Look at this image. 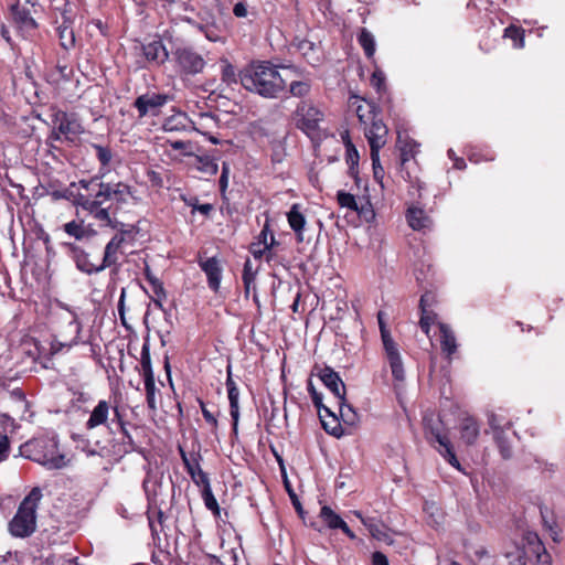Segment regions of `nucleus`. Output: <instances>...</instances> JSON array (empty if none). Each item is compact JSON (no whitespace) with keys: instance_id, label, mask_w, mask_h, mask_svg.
<instances>
[{"instance_id":"nucleus-1","label":"nucleus","mask_w":565,"mask_h":565,"mask_svg":"<svg viewBox=\"0 0 565 565\" xmlns=\"http://www.w3.org/2000/svg\"><path fill=\"white\" fill-rule=\"evenodd\" d=\"M242 86L265 98H275L286 87V82L270 62L252 63L239 73Z\"/></svg>"},{"instance_id":"nucleus-2","label":"nucleus","mask_w":565,"mask_h":565,"mask_svg":"<svg viewBox=\"0 0 565 565\" xmlns=\"http://www.w3.org/2000/svg\"><path fill=\"white\" fill-rule=\"evenodd\" d=\"M132 199L130 185L124 182L111 183L100 181L92 193H77L76 205L83 210H96L107 204H114L117 207H128Z\"/></svg>"},{"instance_id":"nucleus-3","label":"nucleus","mask_w":565,"mask_h":565,"mask_svg":"<svg viewBox=\"0 0 565 565\" xmlns=\"http://www.w3.org/2000/svg\"><path fill=\"white\" fill-rule=\"evenodd\" d=\"M367 113L370 115L371 124H367L365 114L363 113V106L358 105L355 107V116L359 118L361 125H363L364 136L367 139L371 149V160L374 169V174H377V168L380 166V149L383 148L387 141L388 129L382 119L376 118L374 114V107L367 105Z\"/></svg>"},{"instance_id":"nucleus-4","label":"nucleus","mask_w":565,"mask_h":565,"mask_svg":"<svg viewBox=\"0 0 565 565\" xmlns=\"http://www.w3.org/2000/svg\"><path fill=\"white\" fill-rule=\"evenodd\" d=\"M56 445L51 440L33 439L20 447V455L50 470L62 469L67 466L68 460L64 455H54Z\"/></svg>"},{"instance_id":"nucleus-5","label":"nucleus","mask_w":565,"mask_h":565,"mask_svg":"<svg viewBox=\"0 0 565 565\" xmlns=\"http://www.w3.org/2000/svg\"><path fill=\"white\" fill-rule=\"evenodd\" d=\"M296 126L302 130L313 142H319L323 137L320 122L323 114L311 103L301 102L296 109Z\"/></svg>"},{"instance_id":"nucleus-6","label":"nucleus","mask_w":565,"mask_h":565,"mask_svg":"<svg viewBox=\"0 0 565 565\" xmlns=\"http://www.w3.org/2000/svg\"><path fill=\"white\" fill-rule=\"evenodd\" d=\"M377 320L383 347L391 366L392 375L394 380L403 381L405 379V373L398 347L396 342L393 340L390 330L386 328V324L383 320L382 311L377 313Z\"/></svg>"},{"instance_id":"nucleus-7","label":"nucleus","mask_w":565,"mask_h":565,"mask_svg":"<svg viewBox=\"0 0 565 565\" xmlns=\"http://www.w3.org/2000/svg\"><path fill=\"white\" fill-rule=\"evenodd\" d=\"M311 376H318L320 381L330 390V392L334 395V397L338 399V405L340 408V414L343 416V407L345 406V385L338 375L337 372H334L330 366H321L316 364L312 367ZM348 411L352 412L353 408L351 405H347Z\"/></svg>"},{"instance_id":"nucleus-8","label":"nucleus","mask_w":565,"mask_h":565,"mask_svg":"<svg viewBox=\"0 0 565 565\" xmlns=\"http://www.w3.org/2000/svg\"><path fill=\"white\" fill-rule=\"evenodd\" d=\"M172 58L181 74L196 75L202 73L206 62L202 55L192 47L179 46L172 52Z\"/></svg>"},{"instance_id":"nucleus-9","label":"nucleus","mask_w":565,"mask_h":565,"mask_svg":"<svg viewBox=\"0 0 565 565\" xmlns=\"http://www.w3.org/2000/svg\"><path fill=\"white\" fill-rule=\"evenodd\" d=\"M36 511L19 505L18 511L9 523V531L15 537H28L36 527Z\"/></svg>"},{"instance_id":"nucleus-10","label":"nucleus","mask_w":565,"mask_h":565,"mask_svg":"<svg viewBox=\"0 0 565 565\" xmlns=\"http://www.w3.org/2000/svg\"><path fill=\"white\" fill-rule=\"evenodd\" d=\"M81 332V323L76 316L73 315L71 319L66 321L65 327L53 335L51 349L54 353L61 351L63 348H71L77 343L78 335Z\"/></svg>"},{"instance_id":"nucleus-11","label":"nucleus","mask_w":565,"mask_h":565,"mask_svg":"<svg viewBox=\"0 0 565 565\" xmlns=\"http://www.w3.org/2000/svg\"><path fill=\"white\" fill-rule=\"evenodd\" d=\"M167 100L168 96L163 94H145L137 97L134 106L138 109L139 117L142 118L149 113L156 115Z\"/></svg>"},{"instance_id":"nucleus-12","label":"nucleus","mask_w":565,"mask_h":565,"mask_svg":"<svg viewBox=\"0 0 565 565\" xmlns=\"http://www.w3.org/2000/svg\"><path fill=\"white\" fill-rule=\"evenodd\" d=\"M292 45L301 53L309 64L317 65L320 62L322 54L320 42H315L309 38L296 36Z\"/></svg>"},{"instance_id":"nucleus-13","label":"nucleus","mask_w":565,"mask_h":565,"mask_svg":"<svg viewBox=\"0 0 565 565\" xmlns=\"http://www.w3.org/2000/svg\"><path fill=\"white\" fill-rule=\"evenodd\" d=\"M53 122L57 131L66 137L77 136L84 131L75 115H68L65 111H57Z\"/></svg>"},{"instance_id":"nucleus-14","label":"nucleus","mask_w":565,"mask_h":565,"mask_svg":"<svg viewBox=\"0 0 565 565\" xmlns=\"http://www.w3.org/2000/svg\"><path fill=\"white\" fill-rule=\"evenodd\" d=\"M459 435L462 443L472 446L477 443L480 435V424L477 418L467 416L460 420Z\"/></svg>"},{"instance_id":"nucleus-15","label":"nucleus","mask_w":565,"mask_h":565,"mask_svg":"<svg viewBox=\"0 0 565 565\" xmlns=\"http://www.w3.org/2000/svg\"><path fill=\"white\" fill-rule=\"evenodd\" d=\"M11 18L14 24L22 31L30 32L38 26L30 9L25 6L13 4L11 7Z\"/></svg>"},{"instance_id":"nucleus-16","label":"nucleus","mask_w":565,"mask_h":565,"mask_svg":"<svg viewBox=\"0 0 565 565\" xmlns=\"http://www.w3.org/2000/svg\"><path fill=\"white\" fill-rule=\"evenodd\" d=\"M355 518H359L369 531L370 535L382 542H391L387 526L376 518H363L360 512L355 511Z\"/></svg>"},{"instance_id":"nucleus-17","label":"nucleus","mask_w":565,"mask_h":565,"mask_svg":"<svg viewBox=\"0 0 565 565\" xmlns=\"http://www.w3.org/2000/svg\"><path fill=\"white\" fill-rule=\"evenodd\" d=\"M200 267L207 277L209 287L217 291L221 284L222 267L216 257H210L205 260L200 262Z\"/></svg>"},{"instance_id":"nucleus-18","label":"nucleus","mask_w":565,"mask_h":565,"mask_svg":"<svg viewBox=\"0 0 565 565\" xmlns=\"http://www.w3.org/2000/svg\"><path fill=\"white\" fill-rule=\"evenodd\" d=\"M425 437L429 444H438V447L446 446L449 443L447 434L444 431L443 424L440 420L435 422L434 419L424 420Z\"/></svg>"},{"instance_id":"nucleus-19","label":"nucleus","mask_w":565,"mask_h":565,"mask_svg":"<svg viewBox=\"0 0 565 565\" xmlns=\"http://www.w3.org/2000/svg\"><path fill=\"white\" fill-rule=\"evenodd\" d=\"M438 329L440 332L441 352L445 354L446 359L451 360L458 348L456 335L451 328L444 322L438 323Z\"/></svg>"},{"instance_id":"nucleus-20","label":"nucleus","mask_w":565,"mask_h":565,"mask_svg":"<svg viewBox=\"0 0 565 565\" xmlns=\"http://www.w3.org/2000/svg\"><path fill=\"white\" fill-rule=\"evenodd\" d=\"M337 200L340 205V209H347V211L344 212L343 215L338 213L335 225L338 228L347 231V228L351 224V220L349 216L351 214V211L353 210V194L344 191H339L337 194Z\"/></svg>"},{"instance_id":"nucleus-21","label":"nucleus","mask_w":565,"mask_h":565,"mask_svg":"<svg viewBox=\"0 0 565 565\" xmlns=\"http://www.w3.org/2000/svg\"><path fill=\"white\" fill-rule=\"evenodd\" d=\"M406 221L414 231L430 228L433 221L429 215L420 207L411 206L406 211Z\"/></svg>"},{"instance_id":"nucleus-22","label":"nucleus","mask_w":565,"mask_h":565,"mask_svg":"<svg viewBox=\"0 0 565 565\" xmlns=\"http://www.w3.org/2000/svg\"><path fill=\"white\" fill-rule=\"evenodd\" d=\"M320 518L328 527L332 530L340 529L345 533L349 537L353 539V532L350 526L343 519L337 514L330 507H322L320 510Z\"/></svg>"},{"instance_id":"nucleus-23","label":"nucleus","mask_w":565,"mask_h":565,"mask_svg":"<svg viewBox=\"0 0 565 565\" xmlns=\"http://www.w3.org/2000/svg\"><path fill=\"white\" fill-rule=\"evenodd\" d=\"M125 209L126 207H117L114 204H107L106 206H99L96 210L86 211L89 212L97 221L104 222L105 225L116 228L117 222L115 221V217L120 211Z\"/></svg>"},{"instance_id":"nucleus-24","label":"nucleus","mask_w":565,"mask_h":565,"mask_svg":"<svg viewBox=\"0 0 565 565\" xmlns=\"http://www.w3.org/2000/svg\"><path fill=\"white\" fill-rule=\"evenodd\" d=\"M110 405L106 401H99L95 408L92 411L86 428L93 429L100 425H106L109 418Z\"/></svg>"},{"instance_id":"nucleus-25","label":"nucleus","mask_w":565,"mask_h":565,"mask_svg":"<svg viewBox=\"0 0 565 565\" xmlns=\"http://www.w3.org/2000/svg\"><path fill=\"white\" fill-rule=\"evenodd\" d=\"M142 51L149 62L163 64L169 58V53L161 41H152L143 45Z\"/></svg>"},{"instance_id":"nucleus-26","label":"nucleus","mask_w":565,"mask_h":565,"mask_svg":"<svg viewBox=\"0 0 565 565\" xmlns=\"http://www.w3.org/2000/svg\"><path fill=\"white\" fill-rule=\"evenodd\" d=\"M180 456L193 482L198 486H202L201 475L205 472L201 469L199 463L200 455L192 454L189 456L182 448H180Z\"/></svg>"},{"instance_id":"nucleus-27","label":"nucleus","mask_w":565,"mask_h":565,"mask_svg":"<svg viewBox=\"0 0 565 565\" xmlns=\"http://www.w3.org/2000/svg\"><path fill=\"white\" fill-rule=\"evenodd\" d=\"M287 218L290 227L296 233L297 241L299 243L303 242L302 231L306 225V218L303 214L300 212V205L294 204L290 211L287 213Z\"/></svg>"},{"instance_id":"nucleus-28","label":"nucleus","mask_w":565,"mask_h":565,"mask_svg":"<svg viewBox=\"0 0 565 565\" xmlns=\"http://www.w3.org/2000/svg\"><path fill=\"white\" fill-rule=\"evenodd\" d=\"M520 547L526 551V555L531 554L533 556H536L546 548L539 534L533 531L523 533L522 546Z\"/></svg>"},{"instance_id":"nucleus-29","label":"nucleus","mask_w":565,"mask_h":565,"mask_svg":"<svg viewBox=\"0 0 565 565\" xmlns=\"http://www.w3.org/2000/svg\"><path fill=\"white\" fill-rule=\"evenodd\" d=\"M61 46L64 50H71L75 46V34L72 28V22L68 19H64L63 23L56 29Z\"/></svg>"},{"instance_id":"nucleus-30","label":"nucleus","mask_w":565,"mask_h":565,"mask_svg":"<svg viewBox=\"0 0 565 565\" xmlns=\"http://www.w3.org/2000/svg\"><path fill=\"white\" fill-rule=\"evenodd\" d=\"M308 392H309V394H310V396H311V399H312L313 405H315V406H316V408L318 409L319 417H320V420H321V424H322L323 428H324L329 434H331V435H333V436H339V433H338V428H339V427H338V426H334V427L332 428V430H329V428H328V422H327V420H324V416L321 414V408L323 407V403H322V394H321V393H319V392L316 390V387H315V385H313V383H312V381H311V380H309V381H308Z\"/></svg>"},{"instance_id":"nucleus-31","label":"nucleus","mask_w":565,"mask_h":565,"mask_svg":"<svg viewBox=\"0 0 565 565\" xmlns=\"http://www.w3.org/2000/svg\"><path fill=\"white\" fill-rule=\"evenodd\" d=\"M198 26L205 34V38L211 42L223 41L225 38V32L222 24L218 23L215 19L205 23H200Z\"/></svg>"},{"instance_id":"nucleus-32","label":"nucleus","mask_w":565,"mask_h":565,"mask_svg":"<svg viewBox=\"0 0 565 565\" xmlns=\"http://www.w3.org/2000/svg\"><path fill=\"white\" fill-rule=\"evenodd\" d=\"M355 214L358 217L366 223H370L375 218V212L371 202L364 196H355Z\"/></svg>"},{"instance_id":"nucleus-33","label":"nucleus","mask_w":565,"mask_h":565,"mask_svg":"<svg viewBox=\"0 0 565 565\" xmlns=\"http://www.w3.org/2000/svg\"><path fill=\"white\" fill-rule=\"evenodd\" d=\"M358 41L361 47L363 49L365 56L369 60H373L375 54V39L373 34L365 28H362L358 35Z\"/></svg>"},{"instance_id":"nucleus-34","label":"nucleus","mask_w":565,"mask_h":565,"mask_svg":"<svg viewBox=\"0 0 565 565\" xmlns=\"http://www.w3.org/2000/svg\"><path fill=\"white\" fill-rule=\"evenodd\" d=\"M201 481H202V486H203L202 495H203L205 507L209 510L213 511L214 513L218 514L220 508H218L217 501L212 492L207 473L201 475Z\"/></svg>"},{"instance_id":"nucleus-35","label":"nucleus","mask_w":565,"mask_h":565,"mask_svg":"<svg viewBox=\"0 0 565 565\" xmlns=\"http://www.w3.org/2000/svg\"><path fill=\"white\" fill-rule=\"evenodd\" d=\"M75 263L76 267L88 275H92L94 273H99L104 270L105 268H102V264L99 266H95L92 264L88 259V255L84 250H76L75 252Z\"/></svg>"},{"instance_id":"nucleus-36","label":"nucleus","mask_w":565,"mask_h":565,"mask_svg":"<svg viewBox=\"0 0 565 565\" xmlns=\"http://www.w3.org/2000/svg\"><path fill=\"white\" fill-rule=\"evenodd\" d=\"M419 311H420L419 328L427 337H429L431 326L433 324L438 326V323H439L438 315L434 310V308H428V309L424 308V309H419Z\"/></svg>"},{"instance_id":"nucleus-37","label":"nucleus","mask_w":565,"mask_h":565,"mask_svg":"<svg viewBox=\"0 0 565 565\" xmlns=\"http://www.w3.org/2000/svg\"><path fill=\"white\" fill-rule=\"evenodd\" d=\"M494 443L499 449V452L504 460H509L513 456V449L511 445L510 438L507 436L505 431H499L493 435Z\"/></svg>"},{"instance_id":"nucleus-38","label":"nucleus","mask_w":565,"mask_h":565,"mask_svg":"<svg viewBox=\"0 0 565 565\" xmlns=\"http://www.w3.org/2000/svg\"><path fill=\"white\" fill-rule=\"evenodd\" d=\"M397 147L399 149L401 166L413 159L416 153L417 143L413 140H402L398 137Z\"/></svg>"},{"instance_id":"nucleus-39","label":"nucleus","mask_w":565,"mask_h":565,"mask_svg":"<svg viewBox=\"0 0 565 565\" xmlns=\"http://www.w3.org/2000/svg\"><path fill=\"white\" fill-rule=\"evenodd\" d=\"M503 38L513 41V47L522 49L524 46V30L521 26L514 24L509 25L504 29Z\"/></svg>"},{"instance_id":"nucleus-40","label":"nucleus","mask_w":565,"mask_h":565,"mask_svg":"<svg viewBox=\"0 0 565 565\" xmlns=\"http://www.w3.org/2000/svg\"><path fill=\"white\" fill-rule=\"evenodd\" d=\"M227 393H228L231 416L233 418V430H234V433H236L237 425H238V418H239L238 388L231 387L230 390H227Z\"/></svg>"},{"instance_id":"nucleus-41","label":"nucleus","mask_w":565,"mask_h":565,"mask_svg":"<svg viewBox=\"0 0 565 565\" xmlns=\"http://www.w3.org/2000/svg\"><path fill=\"white\" fill-rule=\"evenodd\" d=\"M195 159H196V168L201 172L209 174V175H215L217 173L218 166L209 156H195Z\"/></svg>"},{"instance_id":"nucleus-42","label":"nucleus","mask_w":565,"mask_h":565,"mask_svg":"<svg viewBox=\"0 0 565 565\" xmlns=\"http://www.w3.org/2000/svg\"><path fill=\"white\" fill-rule=\"evenodd\" d=\"M437 450L450 466L463 472V469L454 451V447L450 441L447 443L446 446L437 447Z\"/></svg>"},{"instance_id":"nucleus-43","label":"nucleus","mask_w":565,"mask_h":565,"mask_svg":"<svg viewBox=\"0 0 565 565\" xmlns=\"http://www.w3.org/2000/svg\"><path fill=\"white\" fill-rule=\"evenodd\" d=\"M141 367L143 371V377L146 379H154L152 366H151V358H150V345L149 342L146 341L141 349Z\"/></svg>"},{"instance_id":"nucleus-44","label":"nucleus","mask_w":565,"mask_h":565,"mask_svg":"<svg viewBox=\"0 0 565 565\" xmlns=\"http://www.w3.org/2000/svg\"><path fill=\"white\" fill-rule=\"evenodd\" d=\"M488 422H489L490 428L493 431V435H495V433H499V431L510 430L512 427V424L510 420H505L504 418H502L501 416H499L497 414H491L489 416Z\"/></svg>"},{"instance_id":"nucleus-45","label":"nucleus","mask_w":565,"mask_h":565,"mask_svg":"<svg viewBox=\"0 0 565 565\" xmlns=\"http://www.w3.org/2000/svg\"><path fill=\"white\" fill-rule=\"evenodd\" d=\"M341 138L347 148L348 173L353 177V142L349 129L341 132Z\"/></svg>"},{"instance_id":"nucleus-46","label":"nucleus","mask_w":565,"mask_h":565,"mask_svg":"<svg viewBox=\"0 0 565 565\" xmlns=\"http://www.w3.org/2000/svg\"><path fill=\"white\" fill-rule=\"evenodd\" d=\"M222 63V81L226 85L237 83L236 73L234 66L228 62L227 58H221Z\"/></svg>"},{"instance_id":"nucleus-47","label":"nucleus","mask_w":565,"mask_h":565,"mask_svg":"<svg viewBox=\"0 0 565 565\" xmlns=\"http://www.w3.org/2000/svg\"><path fill=\"white\" fill-rule=\"evenodd\" d=\"M505 557L509 559L510 565L527 564L526 551L524 548H521L520 546H516L515 552L505 553Z\"/></svg>"},{"instance_id":"nucleus-48","label":"nucleus","mask_w":565,"mask_h":565,"mask_svg":"<svg viewBox=\"0 0 565 565\" xmlns=\"http://www.w3.org/2000/svg\"><path fill=\"white\" fill-rule=\"evenodd\" d=\"M118 249L119 248L117 246H114L109 243L106 245L103 262H102V268L110 267L117 263Z\"/></svg>"},{"instance_id":"nucleus-49","label":"nucleus","mask_w":565,"mask_h":565,"mask_svg":"<svg viewBox=\"0 0 565 565\" xmlns=\"http://www.w3.org/2000/svg\"><path fill=\"white\" fill-rule=\"evenodd\" d=\"M146 397L148 407L152 411L157 408L156 405V384L154 379L145 380Z\"/></svg>"},{"instance_id":"nucleus-50","label":"nucleus","mask_w":565,"mask_h":565,"mask_svg":"<svg viewBox=\"0 0 565 565\" xmlns=\"http://www.w3.org/2000/svg\"><path fill=\"white\" fill-rule=\"evenodd\" d=\"M370 84L377 93L385 89V75L377 66L371 75Z\"/></svg>"},{"instance_id":"nucleus-51","label":"nucleus","mask_w":565,"mask_h":565,"mask_svg":"<svg viewBox=\"0 0 565 565\" xmlns=\"http://www.w3.org/2000/svg\"><path fill=\"white\" fill-rule=\"evenodd\" d=\"M145 275L147 280L151 284L154 295L158 298H164L166 294L161 281L150 271L149 268H146Z\"/></svg>"},{"instance_id":"nucleus-52","label":"nucleus","mask_w":565,"mask_h":565,"mask_svg":"<svg viewBox=\"0 0 565 565\" xmlns=\"http://www.w3.org/2000/svg\"><path fill=\"white\" fill-rule=\"evenodd\" d=\"M41 491L39 488H33L31 492L23 499L20 505L25 508H30L31 510L36 511L38 502L41 499Z\"/></svg>"},{"instance_id":"nucleus-53","label":"nucleus","mask_w":565,"mask_h":565,"mask_svg":"<svg viewBox=\"0 0 565 565\" xmlns=\"http://www.w3.org/2000/svg\"><path fill=\"white\" fill-rule=\"evenodd\" d=\"M93 147L96 151V157H97L98 161L102 163V166L103 167L108 166L113 158L110 149L107 147L99 146V145H93Z\"/></svg>"},{"instance_id":"nucleus-54","label":"nucleus","mask_w":565,"mask_h":565,"mask_svg":"<svg viewBox=\"0 0 565 565\" xmlns=\"http://www.w3.org/2000/svg\"><path fill=\"white\" fill-rule=\"evenodd\" d=\"M257 271H258V268H254L250 259L247 258L244 264L243 277H242L244 285L248 286L249 282H255Z\"/></svg>"},{"instance_id":"nucleus-55","label":"nucleus","mask_w":565,"mask_h":565,"mask_svg":"<svg viewBox=\"0 0 565 565\" xmlns=\"http://www.w3.org/2000/svg\"><path fill=\"white\" fill-rule=\"evenodd\" d=\"M309 90H310V85L307 82L294 81L290 84V93L292 96L303 97L309 93Z\"/></svg>"},{"instance_id":"nucleus-56","label":"nucleus","mask_w":565,"mask_h":565,"mask_svg":"<svg viewBox=\"0 0 565 565\" xmlns=\"http://www.w3.org/2000/svg\"><path fill=\"white\" fill-rule=\"evenodd\" d=\"M180 119L185 120L184 117H182V118H180V117H170V118H168L164 121V124H163V130L166 132H173V131H179V130L183 129L185 126H184V124Z\"/></svg>"},{"instance_id":"nucleus-57","label":"nucleus","mask_w":565,"mask_h":565,"mask_svg":"<svg viewBox=\"0 0 565 565\" xmlns=\"http://www.w3.org/2000/svg\"><path fill=\"white\" fill-rule=\"evenodd\" d=\"M64 231L71 235L74 236L77 239H81L84 236V228L81 224L76 223L75 221L68 222L64 225Z\"/></svg>"},{"instance_id":"nucleus-58","label":"nucleus","mask_w":565,"mask_h":565,"mask_svg":"<svg viewBox=\"0 0 565 565\" xmlns=\"http://www.w3.org/2000/svg\"><path fill=\"white\" fill-rule=\"evenodd\" d=\"M169 146L173 150H182L184 156H192L193 152L191 150L192 143L190 141H183V140H167Z\"/></svg>"},{"instance_id":"nucleus-59","label":"nucleus","mask_w":565,"mask_h":565,"mask_svg":"<svg viewBox=\"0 0 565 565\" xmlns=\"http://www.w3.org/2000/svg\"><path fill=\"white\" fill-rule=\"evenodd\" d=\"M437 303V297L433 291H425L419 299V309L434 308Z\"/></svg>"},{"instance_id":"nucleus-60","label":"nucleus","mask_w":565,"mask_h":565,"mask_svg":"<svg viewBox=\"0 0 565 565\" xmlns=\"http://www.w3.org/2000/svg\"><path fill=\"white\" fill-rule=\"evenodd\" d=\"M10 441L7 435H0V462L9 456Z\"/></svg>"},{"instance_id":"nucleus-61","label":"nucleus","mask_w":565,"mask_h":565,"mask_svg":"<svg viewBox=\"0 0 565 565\" xmlns=\"http://www.w3.org/2000/svg\"><path fill=\"white\" fill-rule=\"evenodd\" d=\"M233 13L236 18H246L248 14V6L245 1L237 2L233 8Z\"/></svg>"},{"instance_id":"nucleus-62","label":"nucleus","mask_w":565,"mask_h":565,"mask_svg":"<svg viewBox=\"0 0 565 565\" xmlns=\"http://www.w3.org/2000/svg\"><path fill=\"white\" fill-rule=\"evenodd\" d=\"M99 182L100 180L98 177H93L89 180H79L78 184L81 185V188L92 193L93 191H95V188Z\"/></svg>"},{"instance_id":"nucleus-63","label":"nucleus","mask_w":565,"mask_h":565,"mask_svg":"<svg viewBox=\"0 0 565 565\" xmlns=\"http://www.w3.org/2000/svg\"><path fill=\"white\" fill-rule=\"evenodd\" d=\"M536 565H552V557L546 548L535 556Z\"/></svg>"},{"instance_id":"nucleus-64","label":"nucleus","mask_w":565,"mask_h":565,"mask_svg":"<svg viewBox=\"0 0 565 565\" xmlns=\"http://www.w3.org/2000/svg\"><path fill=\"white\" fill-rule=\"evenodd\" d=\"M372 565H390V563L384 553L376 551L372 554Z\"/></svg>"}]
</instances>
